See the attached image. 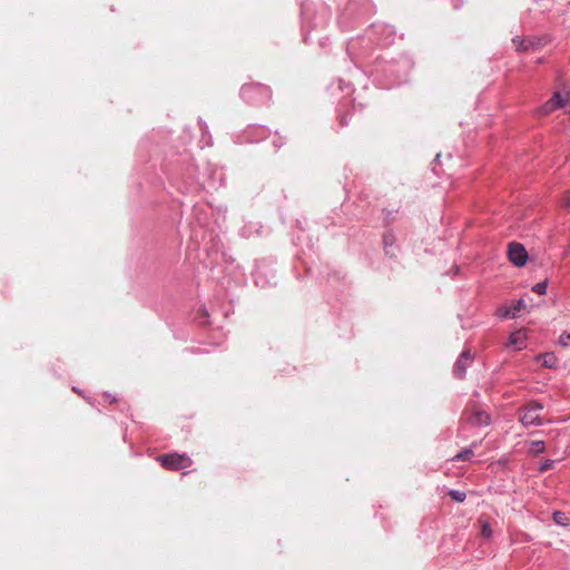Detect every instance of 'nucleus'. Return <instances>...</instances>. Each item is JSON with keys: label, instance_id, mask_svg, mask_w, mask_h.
Returning <instances> with one entry per match:
<instances>
[{"label": "nucleus", "instance_id": "obj_21", "mask_svg": "<svg viewBox=\"0 0 570 570\" xmlns=\"http://www.w3.org/2000/svg\"><path fill=\"white\" fill-rule=\"evenodd\" d=\"M199 313L202 316H207V311L205 308H202Z\"/></svg>", "mask_w": 570, "mask_h": 570}, {"label": "nucleus", "instance_id": "obj_1", "mask_svg": "<svg viewBox=\"0 0 570 570\" xmlns=\"http://www.w3.org/2000/svg\"><path fill=\"white\" fill-rule=\"evenodd\" d=\"M463 420L471 426H488L491 423L490 414L478 404H472L465 409Z\"/></svg>", "mask_w": 570, "mask_h": 570}, {"label": "nucleus", "instance_id": "obj_9", "mask_svg": "<svg viewBox=\"0 0 570 570\" xmlns=\"http://www.w3.org/2000/svg\"><path fill=\"white\" fill-rule=\"evenodd\" d=\"M479 525H480V533L482 537L489 539L492 537V528L490 525V523L485 520H483L482 518L479 519L478 521Z\"/></svg>", "mask_w": 570, "mask_h": 570}, {"label": "nucleus", "instance_id": "obj_18", "mask_svg": "<svg viewBox=\"0 0 570 570\" xmlns=\"http://www.w3.org/2000/svg\"><path fill=\"white\" fill-rule=\"evenodd\" d=\"M562 206L566 208H570V190H568L563 194Z\"/></svg>", "mask_w": 570, "mask_h": 570}, {"label": "nucleus", "instance_id": "obj_16", "mask_svg": "<svg viewBox=\"0 0 570 570\" xmlns=\"http://www.w3.org/2000/svg\"><path fill=\"white\" fill-rule=\"evenodd\" d=\"M513 43L517 46V50H519V51L528 49V45L525 43V40L513 39Z\"/></svg>", "mask_w": 570, "mask_h": 570}, {"label": "nucleus", "instance_id": "obj_15", "mask_svg": "<svg viewBox=\"0 0 570 570\" xmlns=\"http://www.w3.org/2000/svg\"><path fill=\"white\" fill-rule=\"evenodd\" d=\"M553 465H554V461H553V460H546V461L541 464V466L539 468V471H540V472H546V471H548V470L552 469V468H553Z\"/></svg>", "mask_w": 570, "mask_h": 570}, {"label": "nucleus", "instance_id": "obj_4", "mask_svg": "<svg viewBox=\"0 0 570 570\" xmlns=\"http://www.w3.org/2000/svg\"><path fill=\"white\" fill-rule=\"evenodd\" d=\"M508 256L509 259L515 265V266H523L527 263L528 259V253L523 245L519 243H510L509 249H508Z\"/></svg>", "mask_w": 570, "mask_h": 570}, {"label": "nucleus", "instance_id": "obj_14", "mask_svg": "<svg viewBox=\"0 0 570 570\" xmlns=\"http://www.w3.org/2000/svg\"><path fill=\"white\" fill-rule=\"evenodd\" d=\"M547 288H548V284L547 282H540V283H537L534 286H533V292L540 294V295H543L546 294L547 292Z\"/></svg>", "mask_w": 570, "mask_h": 570}, {"label": "nucleus", "instance_id": "obj_11", "mask_svg": "<svg viewBox=\"0 0 570 570\" xmlns=\"http://www.w3.org/2000/svg\"><path fill=\"white\" fill-rule=\"evenodd\" d=\"M524 306L523 301H519L513 307L507 309L503 314L504 317H515L517 312H519Z\"/></svg>", "mask_w": 570, "mask_h": 570}, {"label": "nucleus", "instance_id": "obj_13", "mask_svg": "<svg viewBox=\"0 0 570 570\" xmlns=\"http://www.w3.org/2000/svg\"><path fill=\"white\" fill-rule=\"evenodd\" d=\"M449 495L451 497L452 500L456 502H463L466 498L465 493L460 490H450Z\"/></svg>", "mask_w": 570, "mask_h": 570}, {"label": "nucleus", "instance_id": "obj_6", "mask_svg": "<svg viewBox=\"0 0 570 570\" xmlns=\"http://www.w3.org/2000/svg\"><path fill=\"white\" fill-rule=\"evenodd\" d=\"M472 355L470 351H464L461 353L459 360L456 361L454 365V373L456 376L462 377L465 372V367L471 363Z\"/></svg>", "mask_w": 570, "mask_h": 570}, {"label": "nucleus", "instance_id": "obj_5", "mask_svg": "<svg viewBox=\"0 0 570 570\" xmlns=\"http://www.w3.org/2000/svg\"><path fill=\"white\" fill-rule=\"evenodd\" d=\"M568 96L566 98L562 97L560 92H556L540 109L539 112L541 115H549L557 108H560L564 106V102L567 100Z\"/></svg>", "mask_w": 570, "mask_h": 570}, {"label": "nucleus", "instance_id": "obj_17", "mask_svg": "<svg viewBox=\"0 0 570 570\" xmlns=\"http://www.w3.org/2000/svg\"><path fill=\"white\" fill-rule=\"evenodd\" d=\"M559 343L563 346H568L570 344V334L562 333L559 337Z\"/></svg>", "mask_w": 570, "mask_h": 570}, {"label": "nucleus", "instance_id": "obj_20", "mask_svg": "<svg viewBox=\"0 0 570 570\" xmlns=\"http://www.w3.org/2000/svg\"><path fill=\"white\" fill-rule=\"evenodd\" d=\"M392 242V236L385 235L384 236V244L389 245Z\"/></svg>", "mask_w": 570, "mask_h": 570}, {"label": "nucleus", "instance_id": "obj_7", "mask_svg": "<svg viewBox=\"0 0 570 570\" xmlns=\"http://www.w3.org/2000/svg\"><path fill=\"white\" fill-rule=\"evenodd\" d=\"M527 333L523 330L513 332L509 337V345L520 351L525 346Z\"/></svg>", "mask_w": 570, "mask_h": 570}, {"label": "nucleus", "instance_id": "obj_2", "mask_svg": "<svg viewBox=\"0 0 570 570\" xmlns=\"http://www.w3.org/2000/svg\"><path fill=\"white\" fill-rule=\"evenodd\" d=\"M157 461L161 464L163 468L173 471L189 468L193 463L188 455L179 453L159 455Z\"/></svg>", "mask_w": 570, "mask_h": 570}, {"label": "nucleus", "instance_id": "obj_8", "mask_svg": "<svg viewBox=\"0 0 570 570\" xmlns=\"http://www.w3.org/2000/svg\"><path fill=\"white\" fill-rule=\"evenodd\" d=\"M546 450V444L543 441H532L529 446V453L532 455H538L543 453Z\"/></svg>", "mask_w": 570, "mask_h": 570}, {"label": "nucleus", "instance_id": "obj_10", "mask_svg": "<svg viewBox=\"0 0 570 570\" xmlns=\"http://www.w3.org/2000/svg\"><path fill=\"white\" fill-rule=\"evenodd\" d=\"M541 362V365L544 367H553L556 365L557 358L553 354H543L538 357Z\"/></svg>", "mask_w": 570, "mask_h": 570}, {"label": "nucleus", "instance_id": "obj_12", "mask_svg": "<svg viewBox=\"0 0 570 570\" xmlns=\"http://www.w3.org/2000/svg\"><path fill=\"white\" fill-rule=\"evenodd\" d=\"M473 456V451L471 449H465L462 452L458 453L455 456H453V461H466L470 460Z\"/></svg>", "mask_w": 570, "mask_h": 570}, {"label": "nucleus", "instance_id": "obj_3", "mask_svg": "<svg viewBox=\"0 0 570 570\" xmlns=\"http://www.w3.org/2000/svg\"><path fill=\"white\" fill-rule=\"evenodd\" d=\"M542 405L538 402L529 403L519 415V421L524 426L541 425L540 411Z\"/></svg>", "mask_w": 570, "mask_h": 570}, {"label": "nucleus", "instance_id": "obj_19", "mask_svg": "<svg viewBox=\"0 0 570 570\" xmlns=\"http://www.w3.org/2000/svg\"><path fill=\"white\" fill-rule=\"evenodd\" d=\"M563 518H564V514L562 512H554V514H553L554 521L559 524H564L562 521Z\"/></svg>", "mask_w": 570, "mask_h": 570}]
</instances>
